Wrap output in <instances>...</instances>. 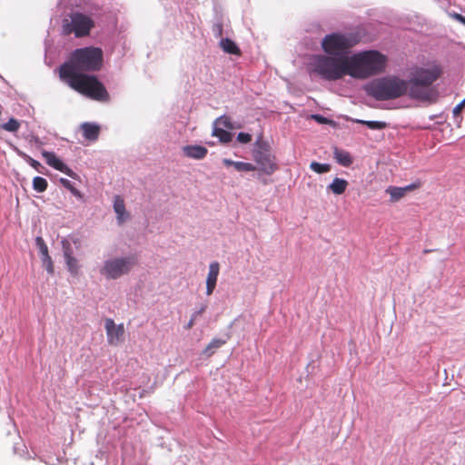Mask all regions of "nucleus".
<instances>
[{
  "label": "nucleus",
  "mask_w": 465,
  "mask_h": 465,
  "mask_svg": "<svg viewBox=\"0 0 465 465\" xmlns=\"http://www.w3.org/2000/svg\"><path fill=\"white\" fill-rule=\"evenodd\" d=\"M59 182L64 188L68 190L73 186L72 183L65 178H60Z\"/></svg>",
  "instance_id": "obj_35"
},
{
  "label": "nucleus",
  "mask_w": 465,
  "mask_h": 465,
  "mask_svg": "<svg viewBox=\"0 0 465 465\" xmlns=\"http://www.w3.org/2000/svg\"><path fill=\"white\" fill-rule=\"evenodd\" d=\"M205 310H206V306L202 305L201 308L198 311H196L193 315H195V318H196L198 315H201L203 312H204Z\"/></svg>",
  "instance_id": "obj_38"
},
{
  "label": "nucleus",
  "mask_w": 465,
  "mask_h": 465,
  "mask_svg": "<svg viewBox=\"0 0 465 465\" xmlns=\"http://www.w3.org/2000/svg\"><path fill=\"white\" fill-rule=\"evenodd\" d=\"M333 157L339 164L344 167L350 166L353 162L352 157L347 151L337 147L333 150Z\"/></svg>",
  "instance_id": "obj_17"
},
{
  "label": "nucleus",
  "mask_w": 465,
  "mask_h": 465,
  "mask_svg": "<svg viewBox=\"0 0 465 465\" xmlns=\"http://www.w3.org/2000/svg\"><path fill=\"white\" fill-rule=\"evenodd\" d=\"M194 321H195V315H192L190 321L188 322V323L186 324L185 328L187 330L193 328V326L194 325Z\"/></svg>",
  "instance_id": "obj_37"
},
{
  "label": "nucleus",
  "mask_w": 465,
  "mask_h": 465,
  "mask_svg": "<svg viewBox=\"0 0 465 465\" xmlns=\"http://www.w3.org/2000/svg\"><path fill=\"white\" fill-rule=\"evenodd\" d=\"M253 158L259 169L266 174H272L277 169L274 162V156L271 153L270 145L267 142L259 138L254 143Z\"/></svg>",
  "instance_id": "obj_7"
},
{
  "label": "nucleus",
  "mask_w": 465,
  "mask_h": 465,
  "mask_svg": "<svg viewBox=\"0 0 465 465\" xmlns=\"http://www.w3.org/2000/svg\"><path fill=\"white\" fill-rule=\"evenodd\" d=\"M103 64V51L98 47L75 49L59 69L60 78L74 90L99 102H108L110 95L94 75L82 72L97 71Z\"/></svg>",
  "instance_id": "obj_1"
},
{
  "label": "nucleus",
  "mask_w": 465,
  "mask_h": 465,
  "mask_svg": "<svg viewBox=\"0 0 465 465\" xmlns=\"http://www.w3.org/2000/svg\"><path fill=\"white\" fill-rule=\"evenodd\" d=\"M420 183H411L404 187L389 186L386 193L390 194L391 202H398L406 195L407 193L415 190Z\"/></svg>",
  "instance_id": "obj_13"
},
{
  "label": "nucleus",
  "mask_w": 465,
  "mask_h": 465,
  "mask_svg": "<svg viewBox=\"0 0 465 465\" xmlns=\"http://www.w3.org/2000/svg\"><path fill=\"white\" fill-rule=\"evenodd\" d=\"M312 73L327 81H336L348 75L347 56L318 54L310 63Z\"/></svg>",
  "instance_id": "obj_4"
},
{
  "label": "nucleus",
  "mask_w": 465,
  "mask_h": 465,
  "mask_svg": "<svg viewBox=\"0 0 465 465\" xmlns=\"http://www.w3.org/2000/svg\"><path fill=\"white\" fill-rule=\"evenodd\" d=\"M449 16L465 25V17L460 14L452 12L449 13Z\"/></svg>",
  "instance_id": "obj_32"
},
{
  "label": "nucleus",
  "mask_w": 465,
  "mask_h": 465,
  "mask_svg": "<svg viewBox=\"0 0 465 465\" xmlns=\"http://www.w3.org/2000/svg\"><path fill=\"white\" fill-rule=\"evenodd\" d=\"M310 168L317 173H328L331 170V165L328 163H320L312 162L310 164Z\"/></svg>",
  "instance_id": "obj_27"
},
{
  "label": "nucleus",
  "mask_w": 465,
  "mask_h": 465,
  "mask_svg": "<svg viewBox=\"0 0 465 465\" xmlns=\"http://www.w3.org/2000/svg\"><path fill=\"white\" fill-rule=\"evenodd\" d=\"M348 186V182L341 178H334L332 183L327 187L328 190L331 191L334 194H342Z\"/></svg>",
  "instance_id": "obj_19"
},
{
  "label": "nucleus",
  "mask_w": 465,
  "mask_h": 465,
  "mask_svg": "<svg viewBox=\"0 0 465 465\" xmlns=\"http://www.w3.org/2000/svg\"><path fill=\"white\" fill-rule=\"evenodd\" d=\"M104 328L108 343L111 345H118L124 334V325H116L113 319H106Z\"/></svg>",
  "instance_id": "obj_9"
},
{
  "label": "nucleus",
  "mask_w": 465,
  "mask_h": 465,
  "mask_svg": "<svg viewBox=\"0 0 465 465\" xmlns=\"http://www.w3.org/2000/svg\"><path fill=\"white\" fill-rule=\"evenodd\" d=\"M228 338L229 337L226 339H213L204 349L203 354H205L207 357L212 356L217 349L221 348L223 344L226 343Z\"/></svg>",
  "instance_id": "obj_21"
},
{
  "label": "nucleus",
  "mask_w": 465,
  "mask_h": 465,
  "mask_svg": "<svg viewBox=\"0 0 465 465\" xmlns=\"http://www.w3.org/2000/svg\"><path fill=\"white\" fill-rule=\"evenodd\" d=\"M213 135L219 138L220 142L223 143H230L232 139V134L230 132L216 126L213 128Z\"/></svg>",
  "instance_id": "obj_22"
},
{
  "label": "nucleus",
  "mask_w": 465,
  "mask_h": 465,
  "mask_svg": "<svg viewBox=\"0 0 465 465\" xmlns=\"http://www.w3.org/2000/svg\"><path fill=\"white\" fill-rule=\"evenodd\" d=\"M348 75L366 79L383 71L386 58L378 51H365L347 56Z\"/></svg>",
  "instance_id": "obj_3"
},
{
  "label": "nucleus",
  "mask_w": 465,
  "mask_h": 465,
  "mask_svg": "<svg viewBox=\"0 0 465 465\" xmlns=\"http://www.w3.org/2000/svg\"><path fill=\"white\" fill-rule=\"evenodd\" d=\"M135 263L134 256L112 257L104 260L99 272L107 280H116L128 274Z\"/></svg>",
  "instance_id": "obj_5"
},
{
  "label": "nucleus",
  "mask_w": 465,
  "mask_h": 465,
  "mask_svg": "<svg viewBox=\"0 0 465 465\" xmlns=\"http://www.w3.org/2000/svg\"><path fill=\"white\" fill-rule=\"evenodd\" d=\"M432 252V250H429V249H425V250L423 251V252H424V253H429V252Z\"/></svg>",
  "instance_id": "obj_40"
},
{
  "label": "nucleus",
  "mask_w": 465,
  "mask_h": 465,
  "mask_svg": "<svg viewBox=\"0 0 465 465\" xmlns=\"http://www.w3.org/2000/svg\"><path fill=\"white\" fill-rule=\"evenodd\" d=\"M48 183L47 181L40 176H35L33 179V188L35 191L38 193H43L47 189Z\"/></svg>",
  "instance_id": "obj_24"
},
{
  "label": "nucleus",
  "mask_w": 465,
  "mask_h": 465,
  "mask_svg": "<svg viewBox=\"0 0 465 465\" xmlns=\"http://www.w3.org/2000/svg\"><path fill=\"white\" fill-rule=\"evenodd\" d=\"M41 261L43 263V266L45 268L48 273L53 274L54 273V264L51 256L49 253H45L44 255H41Z\"/></svg>",
  "instance_id": "obj_28"
},
{
  "label": "nucleus",
  "mask_w": 465,
  "mask_h": 465,
  "mask_svg": "<svg viewBox=\"0 0 465 465\" xmlns=\"http://www.w3.org/2000/svg\"><path fill=\"white\" fill-rule=\"evenodd\" d=\"M83 135L89 141H96L100 134V126L94 123L85 122L81 125Z\"/></svg>",
  "instance_id": "obj_16"
},
{
  "label": "nucleus",
  "mask_w": 465,
  "mask_h": 465,
  "mask_svg": "<svg viewBox=\"0 0 465 465\" xmlns=\"http://www.w3.org/2000/svg\"><path fill=\"white\" fill-rule=\"evenodd\" d=\"M221 121V123L225 126V127H232V124L230 123V121L226 118V117H221L219 119L216 120V122H219Z\"/></svg>",
  "instance_id": "obj_36"
},
{
  "label": "nucleus",
  "mask_w": 465,
  "mask_h": 465,
  "mask_svg": "<svg viewBox=\"0 0 465 465\" xmlns=\"http://www.w3.org/2000/svg\"><path fill=\"white\" fill-rule=\"evenodd\" d=\"M237 141L241 143H248L252 141V135L247 133H239L237 135Z\"/></svg>",
  "instance_id": "obj_31"
},
{
  "label": "nucleus",
  "mask_w": 465,
  "mask_h": 465,
  "mask_svg": "<svg viewBox=\"0 0 465 465\" xmlns=\"http://www.w3.org/2000/svg\"><path fill=\"white\" fill-rule=\"evenodd\" d=\"M63 251L68 271L76 275L79 271L78 261L73 256L72 247L69 242H63Z\"/></svg>",
  "instance_id": "obj_12"
},
{
  "label": "nucleus",
  "mask_w": 465,
  "mask_h": 465,
  "mask_svg": "<svg viewBox=\"0 0 465 465\" xmlns=\"http://www.w3.org/2000/svg\"><path fill=\"white\" fill-rule=\"evenodd\" d=\"M42 154L45 157L47 164L50 165L51 167L65 173L71 178L74 179L76 177V173L72 169H70L64 163H63L59 158H57L54 153L44 151Z\"/></svg>",
  "instance_id": "obj_10"
},
{
  "label": "nucleus",
  "mask_w": 465,
  "mask_h": 465,
  "mask_svg": "<svg viewBox=\"0 0 465 465\" xmlns=\"http://www.w3.org/2000/svg\"><path fill=\"white\" fill-rule=\"evenodd\" d=\"M114 211L116 213V220L119 225L129 219V213L125 210L124 201L119 195H115L114 198Z\"/></svg>",
  "instance_id": "obj_14"
},
{
  "label": "nucleus",
  "mask_w": 465,
  "mask_h": 465,
  "mask_svg": "<svg viewBox=\"0 0 465 465\" xmlns=\"http://www.w3.org/2000/svg\"><path fill=\"white\" fill-rule=\"evenodd\" d=\"M93 26L94 22L89 16L75 12L71 15L70 20H64L63 33L64 35H71L74 33L76 37H82L89 35Z\"/></svg>",
  "instance_id": "obj_8"
},
{
  "label": "nucleus",
  "mask_w": 465,
  "mask_h": 465,
  "mask_svg": "<svg viewBox=\"0 0 465 465\" xmlns=\"http://www.w3.org/2000/svg\"><path fill=\"white\" fill-rule=\"evenodd\" d=\"M358 124H361L366 125L368 128L371 130H382L386 128L387 124L381 121H364V120H356Z\"/></svg>",
  "instance_id": "obj_23"
},
{
  "label": "nucleus",
  "mask_w": 465,
  "mask_h": 465,
  "mask_svg": "<svg viewBox=\"0 0 465 465\" xmlns=\"http://www.w3.org/2000/svg\"><path fill=\"white\" fill-rule=\"evenodd\" d=\"M356 43L357 40L352 35L332 33L325 35L322 41V47L328 54L343 56L342 54L346 53Z\"/></svg>",
  "instance_id": "obj_6"
},
{
  "label": "nucleus",
  "mask_w": 465,
  "mask_h": 465,
  "mask_svg": "<svg viewBox=\"0 0 465 465\" xmlns=\"http://www.w3.org/2000/svg\"><path fill=\"white\" fill-rule=\"evenodd\" d=\"M439 76L437 69L418 68L409 81L397 76L381 77L368 84L365 91L377 101L396 99L408 93L411 99L430 102L436 96L431 85Z\"/></svg>",
  "instance_id": "obj_2"
},
{
  "label": "nucleus",
  "mask_w": 465,
  "mask_h": 465,
  "mask_svg": "<svg viewBox=\"0 0 465 465\" xmlns=\"http://www.w3.org/2000/svg\"><path fill=\"white\" fill-rule=\"evenodd\" d=\"M220 47L227 54H240L241 51L236 44L230 38H222L220 41Z\"/></svg>",
  "instance_id": "obj_20"
},
{
  "label": "nucleus",
  "mask_w": 465,
  "mask_h": 465,
  "mask_svg": "<svg viewBox=\"0 0 465 465\" xmlns=\"http://www.w3.org/2000/svg\"><path fill=\"white\" fill-rule=\"evenodd\" d=\"M223 163L226 166H233L238 172H252L255 171L257 167L250 163L235 162L228 158H224Z\"/></svg>",
  "instance_id": "obj_18"
},
{
  "label": "nucleus",
  "mask_w": 465,
  "mask_h": 465,
  "mask_svg": "<svg viewBox=\"0 0 465 465\" xmlns=\"http://www.w3.org/2000/svg\"><path fill=\"white\" fill-rule=\"evenodd\" d=\"M212 31L213 33V35L217 38H220L223 36V26L221 22L215 23L213 25Z\"/></svg>",
  "instance_id": "obj_30"
},
{
  "label": "nucleus",
  "mask_w": 465,
  "mask_h": 465,
  "mask_svg": "<svg viewBox=\"0 0 465 465\" xmlns=\"http://www.w3.org/2000/svg\"><path fill=\"white\" fill-rule=\"evenodd\" d=\"M220 272V264L218 262H212L209 264V272L206 278V294L211 295L217 283L218 275Z\"/></svg>",
  "instance_id": "obj_11"
},
{
  "label": "nucleus",
  "mask_w": 465,
  "mask_h": 465,
  "mask_svg": "<svg viewBox=\"0 0 465 465\" xmlns=\"http://www.w3.org/2000/svg\"><path fill=\"white\" fill-rule=\"evenodd\" d=\"M20 125L21 124L18 120L15 118H10L8 122L1 124L0 127L7 132L15 133L20 128Z\"/></svg>",
  "instance_id": "obj_25"
},
{
  "label": "nucleus",
  "mask_w": 465,
  "mask_h": 465,
  "mask_svg": "<svg viewBox=\"0 0 465 465\" xmlns=\"http://www.w3.org/2000/svg\"><path fill=\"white\" fill-rule=\"evenodd\" d=\"M19 156H21L26 163H28L34 169H35L37 172L42 173L40 171V167H42L41 163L33 159L31 156L26 154L25 153H23L20 150H16Z\"/></svg>",
  "instance_id": "obj_26"
},
{
  "label": "nucleus",
  "mask_w": 465,
  "mask_h": 465,
  "mask_svg": "<svg viewBox=\"0 0 465 465\" xmlns=\"http://www.w3.org/2000/svg\"><path fill=\"white\" fill-rule=\"evenodd\" d=\"M465 105V98L459 104H457L454 108H453V115L456 116V115H459L462 107Z\"/></svg>",
  "instance_id": "obj_34"
},
{
  "label": "nucleus",
  "mask_w": 465,
  "mask_h": 465,
  "mask_svg": "<svg viewBox=\"0 0 465 465\" xmlns=\"http://www.w3.org/2000/svg\"><path fill=\"white\" fill-rule=\"evenodd\" d=\"M69 191L75 196H81L80 192L74 185L69 189Z\"/></svg>",
  "instance_id": "obj_39"
},
{
  "label": "nucleus",
  "mask_w": 465,
  "mask_h": 465,
  "mask_svg": "<svg viewBox=\"0 0 465 465\" xmlns=\"http://www.w3.org/2000/svg\"><path fill=\"white\" fill-rule=\"evenodd\" d=\"M35 245L38 247L41 255L48 253V247L41 236L35 238Z\"/></svg>",
  "instance_id": "obj_29"
},
{
  "label": "nucleus",
  "mask_w": 465,
  "mask_h": 465,
  "mask_svg": "<svg viewBox=\"0 0 465 465\" xmlns=\"http://www.w3.org/2000/svg\"><path fill=\"white\" fill-rule=\"evenodd\" d=\"M312 117L317 121L319 124H328L331 123V120L327 119L326 117L321 115V114H312Z\"/></svg>",
  "instance_id": "obj_33"
},
{
  "label": "nucleus",
  "mask_w": 465,
  "mask_h": 465,
  "mask_svg": "<svg viewBox=\"0 0 465 465\" xmlns=\"http://www.w3.org/2000/svg\"><path fill=\"white\" fill-rule=\"evenodd\" d=\"M183 152L188 158L201 160L207 155L208 150L202 145H186L183 147Z\"/></svg>",
  "instance_id": "obj_15"
}]
</instances>
